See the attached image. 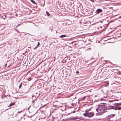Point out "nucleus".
I'll return each mask as SVG.
<instances>
[{
	"label": "nucleus",
	"instance_id": "obj_1",
	"mask_svg": "<svg viewBox=\"0 0 121 121\" xmlns=\"http://www.w3.org/2000/svg\"><path fill=\"white\" fill-rule=\"evenodd\" d=\"M106 109L105 106L99 105L96 109V111L98 113V115H101L102 113L106 112L105 111L106 110Z\"/></svg>",
	"mask_w": 121,
	"mask_h": 121
},
{
	"label": "nucleus",
	"instance_id": "obj_2",
	"mask_svg": "<svg viewBox=\"0 0 121 121\" xmlns=\"http://www.w3.org/2000/svg\"><path fill=\"white\" fill-rule=\"evenodd\" d=\"M83 115L85 116H87L91 117L93 116L94 115V113L93 112H89L86 110V111L85 113L83 114Z\"/></svg>",
	"mask_w": 121,
	"mask_h": 121
},
{
	"label": "nucleus",
	"instance_id": "obj_3",
	"mask_svg": "<svg viewBox=\"0 0 121 121\" xmlns=\"http://www.w3.org/2000/svg\"><path fill=\"white\" fill-rule=\"evenodd\" d=\"M102 12V11L101 9H99L96 10L95 12V13L96 14H98Z\"/></svg>",
	"mask_w": 121,
	"mask_h": 121
},
{
	"label": "nucleus",
	"instance_id": "obj_4",
	"mask_svg": "<svg viewBox=\"0 0 121 121\" xmlns=\"http://www.w3.org/2000/svg\"><path fill=\"white\" fill-rule=\"evenodd\" d=\"M109 109H113L115 110H116L117 109V107H116L112 106H110L109 107Z\"/></svg>",
	"mask_w": 121,
	"mask_h": 121
},
{
	"label": "nucleus",
	"instance_id": "obj_5",
	"mask_svg": "<svg viewBox=\"0 0 121 121\" xmlns=\"http://www.w3.org/2000/svg\"><path fill=\"white\" fill-rule=\"evenodd\" d=\"M47 120L48 121H54V119H53V117L52 118H51V120L50 118H48Z\"/></svg>",
	"mask_w": 121,
	"mask_h": 121
},
{
	"label": "nucleus",
	"instance_id": "obj_6",
	"mask_svg": "<svg viewBox=\"0 0 121 121\" xmlns=\"http://www.w3.org/2000/svg\"><path fill=\"white\" fill-rule=\"evenodd\" d=\"M115 116V114H111V115H110L109 116V117H112L114 116Z\"/></svg>",
	"mask_w": 121,
	"mask_h": 121
},
{
	"label": "nucleus",
	"instance_id": "obj_7",
	"mask_svg": "<svg viewBox=\"0 0 121 121\" xmlns=\"http://www.w3.org/2000/svg\"><path fill=\"white\" fill-rule=\"evenodd\" d=\"M66 37V35H62L60 36V38H63L64 37Z\"/></svg>",
	"mask_w": 121,
	"mask_h": 121
},
{
	"label": "nucleus",
	"instance_id": "obj_8",
	"mask_svg": "<svg viewBox=\"0 0 121 121\" xmlns=\"http://www.w3.org/2000/svg\"><path fill=\"white\" fill-rule=\"evenodd\" d=\"M14 103H11L10 104L9 106L8 107H10L11 106H12L13 105H14Z\"/></svg>",
	"mask_w": 121,
	"mask_h": 121
},
{
	"label": "nucleus",
	"instance_id": "obj_9",
	"mask_svg": "<svg viewBox=\"0 0 121 121\" xmlns=\"http://www.w3.org/2000/svg\"><path fill=\"white\" fill-rule=\"evenodd\" d=\"M115 105L116 106H118L120 105H121V104L120 103H116Z\"/></svg>",
	"mask_w": 121,
	"mask_h": 121
},
{
	"label": "nucleus",
	"instance_id": "obj_10",
	"mask_svg": "<svg viewBox=\"0 0 121 121\" xmlns=\"http://www.w3.org/2000/svg\"><path fill=\"white\" fill-rule=\"evenodd\" d=\"M30 1L32 3H33L35 4H36V3H35V2L34 0H31Z\"/></svg>",
	"mask_w": 121,
	"mask_h": 121
},
{
	"label": "nucleus",
	"instance_id": "obj_11",
	"mask_svg": "<svg viewBox=\"0 0 121 121\" xmlns=\"http://www.w3.org/2000/svg\"><path fill=\"white\" fill-rule=\"evenodd\" d=\"M46 13L47 14V15L48 16H49L50 15V14H49L48 13L47 11H46Z\"/></svg>",
	"mask_w": 121,
	"mask_h": 121
},
{
	"label": "nucleus",
	"instance_id": "obj_12",
	"mask_svg": "<svg viewBox=\"0 0 121 121\" xmlns=\"http://www.w3.org/2000/svg\"><path fill=\"white\" fill-rule=\"evenodd\" d=\"M22 83H21L19 85V88H20L22 86Z\"/></svg>",
	"mask_w": 121,
	"mask_h": 121
},
{
	"label": "nucleus",
	"instance_id": "obj_13",
	"mask_svg": "<svg viewBox=\"0 0 121 121\" xmlns=\"http://www.w3.org/2000/svg\"><path fill=\"white\" fill-rule=\"evenodd\" d=\"M117 109L118 110H121V107H120L118 108H117Z\"/></svg>",
	"mask_w": 121,
	"mask_h": 121
},
{
	"label": "nucleus",
	"instance_id": "obj_14",
	"mask_svg": "<svg viewBox=\"0 0 121 121\" xmlns=\"http://www.w3.org/2000/svg\"><path fill=\"white\" fill-rule=\"evenodd\" d=\"M85 96L84 97H83V98L82 99V100H84L85 99Z\"/></svg>",
	"mask_w": 121,
	"mask_h": 121
},
{
	"label": "nucleus",
	"instance_id": "obj_15",
	"mask_svg": "<svg viewBox=\"0 0 121 121\" xmlns=\"http://www.w3.org/2000/svg\"><path fill=\"white\" fill-rule=\"evenodd\" d=\"M15 30L18 33H19L20 32L17 29H15Z\"/></svg>",
	"mask_w": 121,
	"mask_h": 121
},
{
	"label": "nucleus",
	"instance_id": "obj_16",
	"mask_svg": "<svg viewBox=\"0 0 121 121\" xmlns=\"http://www.w3.org/2000/svg\"><path fill=\"white\" fill-rule=\"evenodd\" d=\"M39 45H40V43H39V42H38V43L37 46H39Z\"/></svg>",
	"mask_w": 121,
	"mask_h": 121
},
{
	"label": "nucleus",
	"instance_id": "obj_17",
	"mask_svg": "<svg viewBox=\"0 0 121 121\" xmlns=\"http://www.w3.org/2000/svg\"><path fill=\"white\" fill-rule=\"evenodd\" d=\"M102 100H104L103 99H100V101H102Z\"/></svg>",
	"mask_w": 121,
	"mask_h": 121
},
{
	"label": "nucleus",
	"instance_id": "obj_18",
	"mask_svg": "<svg viewBox=\"0 0 121 121\" xmlns=\"http://www.w3.org/2000/svg\"><path fill=\"white\" fill-rule=\"evenodd\" d=\"M2 30V28L1 27H0V31L1 30Z\"/></svg>",
	"mask_w": 121,
	"mask_h": 121
},
{
	"label": "nucleus",
	"instance_id": "obj_19",
	"mask_svg": "<svg viewBox=\"0 0 121 121\" xmlns=\"http://www.w3.org/2000/svg\"><path fill=\"white\" fill-rule=\"evenodd\" d=\"M79 73V71H76V73H77V74L78 73Z\"/></svg>",
	"mask_w": 121,
	"mask_h": 121
},
{
	"label": "nucleus",
	"instance_id": "obj_20",
	"mask_svg": "<svg viewBox=\"0 0 121 121\" xmlns=\"http://www.w3.org/2000/svg\"><path fill=\"white\" fill-rule=\"evenodd\" d=\"M4 16L5 17V18H4V19H5V18L6 17V15H4Z\"/></svg>",
	"mask_w": 121,
	"mask_h": 121
},
{
	"label": "nucleus",
	"instance_id": "obj_21",
	"mask_svg": "<svg viewBox=\"0 0 121 121\" xmlns=\"http://www.w3.org/2000/svg\"><path fill=\"white\" fill-rule=\"evenodd\" d=\"M22 112V111H20L19 112H18V113H21Z\"/></svg>",
	"mask_w": 121,
	"mask_h": 121
},
{
	"label": "nucleus",
	"instance_id": "obj_22",
	"mask_svg": "<svg viewBox=\"0 0 121 121\" xmlns=\"http://www.w3.org/2000/svg\"><path fill=\"white\" fill-rule=\"evenodd\" d=\"M7 65V64H5V67Z\"/></svg>",
	"mask_w": 121,
	"mask_h": 121
},
{
	"label": "nucleus",
	"instance_id": "obj_23",
	"mask_svg": "<svg viewBox=\"0 0 121 121\" xmlns=\"http://www.w3.org/2000/svg\"><path fill=\"white\" fill-rule=\"evenodd\" d=\"M36 48H37V47H35V48H34V49H35Z\"/></svg>",
	"mask_w": 121,
	"mask_h": 121
},
{
	"label": "nucleus",
	"instance_id": "obj_24",
	"mask_svg": "<svg viewBox=\"0 0 121 121\" xmlns=\"http://www.w3.org/2000/svg\"><path fill=\"white\" fill-rule=\"evenodd\" d=\"M29 108H30V107H29L28 109H29Z\"/></svg>",
	"mask_w": 121,
	"mask_h": 121
},
{
	"label": "nucleus",
	"instance_id": "obj_25",
	"mask_svg": "<svg viewBox=\"0 0 121 121\" xmlns=\"http://www.w3.org/2000/svg\"><path fill=\"white\" fill-rule=\"evenodd\" d=\"M40 94H39V95Z\"/></svg>",
	"mask_w": 121,
	"mask_h": 121
},
{
	"label": "nucleus",
	"instance_id": "obj_26",
	"mask_svg": "<svg viewBox=\"0 0 121 121\" xmlns=\"http://www.w3.org/2000/svg\"><path fill=\"white\" fill-rule=\"evenodd\" d=\"M19 24H18V25L17 26H18L19 25Z\"/></svg>",
	"mask_w": 121,
	"mask_h": 121
}]
</instances>
